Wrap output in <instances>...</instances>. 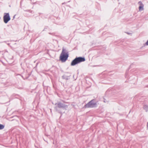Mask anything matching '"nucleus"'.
Here are the masks:
<instances>
[{"label": "nucleus", "instance_id": "nucleus-10", "mask_svg": "<svg viewBox=\"0 0 148 148\" xmlns=\"http://www.w3.org/2000/svg\"><path fill=\"white\" fill-rule=\"evenodd\" d=\"M16 77L19 78L20 79L21 78H23V77L22 76L21 74H17L16 75Z\"/></svg>", "mask_w": 148, "mask_h": 148}, {"label": "nucleus", "instance_id": "nucleus-1", "mask_svg": "<svg viewBox=\"0 0 148 148\" xmlns=\"http://www.w3.org/2000/svg\"><path fill=\"white\" fill-rule=\"evenodd\" d=\"M63 103L60 101H58L55 104L56 106L55 108L57 111L59 113H62L61 110H64L63 112H64V110H66L68 108V106L64 104V101H63Z\"/></svg>", "mask_w": 148, "mask_h": 148}, {"label": "nucleus", "instance_id": "nucleus-9", "mask_svg": "<svg viewBox=\"0 0 148 148\" xmlns=\"http://www.w3.org/2000/svg\"><path fill=\"white\" fill-rule=\"evenodd\" d=\"M64 52V53H69L68 51L66 50V49L64 48H62V51L61 53Z\"/></svg>", "mask_w": 148, "mask_h": 148}, {"label": "nucleus", "instance_id": "nucleus-18", "mask_svg": "<svg viewBox=\"0 0 148 148\" xmlns=\"http://www.w3.org/2000/svg\"><path fill=\"white\" fill-rule=\"evenodd\" d=\"M38 64V63H37L36 64V66H35V67H36L37 66V65Z\"/></svg>", "mask_w": 148, "mask_h": 148}, {"label": "nucleus", "instance_id": "nucleus-17", "mask_svg": "<svg viewBox=\"0 0 148 148\" xmlns=\"http://www.w3.org/2000/svg\"><path fill=\"white\" fill-rule=\"evenodd\" d=\"M147 128H148V122L147 123Z\"/></svg>", "mask_w": 148, "mask_h": 148}, {"label": "nucleus", "instance_id": "nucleus-2", "mask_svg": "<svg viewBox=\"0 0 148 148\" xmlns=\"http://www.w3.org/2000/svg\"><path fill=\"white\" fill-rule=\"evenodd\" d=\"M85 61V59L84 57H76L72 61L71 65V66H74Z\"/></svg>", "mask_w": 148, "mask_h": 148}, {"label": "nucleus", "instance_id": "nucleus-4", "mask_svg": "<svg viewBox=\"0 0 148 148\" xmlns=\"http://www.w3.org/2000/svg\"><path fill=\"white\" fill-rule=\"evenodd\" d=\"M69 57V53H64V52L61 53L60 54V60L62 62H65L67 59Z\"/></svg>", "mask_w": 148, "mask_h": 148}, {"label": "nucleus", "instance_id": "nucleus-6", "mask_svg": "<svg viewBox=\"0 0 148 148\" xmlns=\"http://www.w3.org/2000/svg\"><path fill=\"white\" fill-rule=\"evenodd\" d=\"M71 75L69 73H65L63 76H62V78L63 79H65L67 80L69 79V77Z\"/></svg>", "mask_w": 148, "mask_h": 148}, {"label": "nucleus", "instance_id": "nucleus-16", "mask_svg": "<svg viewBox=\"0 0 148 148\" xmlns=\"http://www.w3.org/2000/svg\"><path fill=\"white\" fill-rule=\"evenodd\" d=\"M127 33L128 34H131V33H129V32H127Z\"/></svg>", "mask_w": 148, "mask_h": 148}, {"label": "nucleus", "instance_id": "nucleus-12", "mask_svg": "<svg viewBox=\"0 0 148 148\" xmlns=\"http://www.w3.org/2000/svg\"><path fill=\"white\" fill-rule=\"evenodd\" d=\"M25 11L29 12H30L31 13H32V10H26Z\"/></svg>", "mask_w": 148, "mask_h": 148}, {"label": "nucleus", "instance_id": "nucleus-13", "mask_svg": "<svg viewBox=\"0 0 148 148\" xmlns=\"http://www.w3.org/2000/svg\"><path fill=\"white\" fill-rule=\"evenodd\" d=\"M146 44L147 45H148V40H147V42H146Z\"/></svg>", "mask_w": 148, "mask_h": 148}, {"label": "nucleus", "instance_id": "nucleus-21", "mask_svg": "<svg viewBox=\"0 0 148 148\" xmlns=\"http://www.w3.org/2000/svg\"><path fill=\"white\" fill-rule=\"evenodd\" d=\"M125 82H127V81H126Z\"/></svg>", "mask_w": 148, "mask_h": 148}, {"label": "nucleus", "instance_id": "nucleus-19", "mask_svg": "<svg viewBox=\"0 0 148 148\" xmlns=\"http://www.w3.org/2000/svg\"><path fill=\"white\" fill-rule=\"evenodd\" d=\"M127 73H126V74H125V77H127Z\"/></svg>", "mask_w": 148, "mask_h": 148}, {"label": "nucleus", "instance_id": "nucleus-15", "mask_svg": "<svg viewBox=\"0 0 148 148\" xmlns=\"http://www.w3.org/2000/svg\"><path fill=\"white\" fill-rule=\"evenodd\" d=\"M15 15H14V16H13V19L12 20H13L15 18Z\"/></svg>", "mask_w": 148, "mask_h": 148}, {"label": "nucleus", "instance_id": "nucleus-3", "mask_svg": "<svg viewBox=\"0 0 148 148\" xmlns=\"http://www.w3.org/2000/svg\"><path fill=\"white\" fill-rule=\"evenodd\" d=\"M95 100L92 99L86 104L84 107L87 108H92L97 107V104L96 102H95Z\"/></svg>", "mask_w": 148, "mask_h": 148}, {"label": "nucleus", "instance_id": "nucleus-7", "mask_svg": "<svg viewBox=\"0 0 148 148\" xmlns=\"http://www.w3.org/2000/svg\"><path fill=\"white\" fill-rule=\"evenodd\" d=\"M138 4L140 6L139 7V9L140 10H142L144 9L143 7L144 5L142 2L140 1L138 3Z\"/></svg>", "mask_w": 148, "mask_h": 148}, {"label": "nucleus", "instance_id": "nucleus-20", "mask_svg": "<svg viewBox=\"0 0 148 148\" xmlns=\"http://www.w3.org/2000/svg\"><path fill=\"white\" fill-rule=\"evenodd\" d=\"M45 29H43V31H45Z\"/></svg>", "mask_w": 148, "mask_h": 148}, {"label": "nucleus", "instance_id": "nucleus-11", "mask_svg": "<svg viewBox=\"0 0 148 148\" xmlns=\"http://www.w3.org/2000/svg\"><path fill=\"white\" fill-rule=\"evenodd\" d=\"M4 127V126L2 124H1V130L3 129Z\"/></svg>", "mask_w": 148, "mask_h": 148}, {"label": "nucleus", "instance_id": "nucleus-5", "mask_svg": "<svg viewBox=\"0 0 148 148\" xmlns=\"http://www.w3.org/2000/svg\"><path fill=\"white\" fill-rule=\"evenodd\" d=\"M3 19L4 22L5 23H7L10 20L11 18L9 13H4Z\"/></svg>", "mask_w": 148, "mask_h": 148}, {"label": "nucleus", "instance_id": "nucleus-14", "mask_svg": "<svg viewBox=\"0 0 148 148\" xmlns=\"http://www.w3.org/2000/svg\"><path fill=\"white\" fill-rule=\"evenodd\" d=\"M105 103H106L107 102V101H106V100L105 99H104V101H103Z\"/></svg>", "mask_w": 148, "mask_h": 148}, {"label": "nucleus", "instance_id": "nucleus-8", "mask_svg": "<svg viewBox=\"0 0 148 148\" xmlns=\"http://www.w3.org/2000/svg\"><path fill=\"white\" fill-rule=\"evenodd\" d=\"M143 108L146 112H147L148 111V105H145L144 106Z\"/></svg>", "mask_w": 148, "mask_h": 148}]
</instances>
